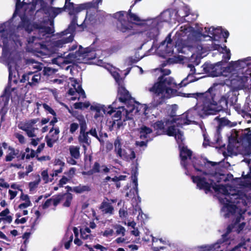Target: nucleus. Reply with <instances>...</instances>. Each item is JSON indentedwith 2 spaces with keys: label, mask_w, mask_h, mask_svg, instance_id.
Here are the masks:
<instances>
[{
  "label": "nucleus",
  "mask_w": 251,
  "mask_h": 251,
  "mask_svg": "<svg viewBox=\"0 0 251 251\" xmlns=\"http://www.w3.org/2000/svg\"><path fill=\"white\" fill-rule=\"evenodd\" d=\"M44 72L45 75H49L50 74L55 73L56 72V70L50 67H45L44 69Z\"/></svg>",
  "instance_id": "obj_58"
},
{
  "label": "nucleus",
  "mask_w": 251,
  "mask_h": 251,
  "mask_svg": "<svg viewBox=\"0 0 251 251\" xmlns=\"http://www.w3.org/2000/svg\"><path fill=\"white\" fill-rule=\"evenodd\" d=\"M43 108L45 109V110L47 112H48L49 113L51 114L53 116H55L56 113L55 111L46 103H44L43 105Z\"/></svg>",
  "instance_id": "obj_52"
},
{
  "label": "nucleus",
  "mask_w": 251,
  "mask_h": 251,
  "mask_svg": "<svg viewBox=\"0 0 251 251\" xmlns=\"http://www.w3.org/2000/svg\"><path fill=\"white\" fill-rule=\"evenodd\" d=\"M12 25L9 21H6L2 24H0V32H11Z\"/></svg>",
  "instance_id": "obj_43"
},
{
  "label": "nucleus",
  "mask_w": 251,
  "mask_h": 251,
  "mask_svg": "<svg viewBox=\"0 0 251 251\" xmlns=\"http://www.w3.org/2000/svg\"><path fill=\"white\" fill-rule=\"evenodd\" d=\"M180 32H176L175 34V38L174 39L176 40V43L178 46H186V44L184 42V40L180 38Z\"/></svg>",
  "instance_id": "obj_48"
},
{
  "label": "nucleus",
  "mask_w": 251,
  "mask_h": 251,
  "mask_svg": "<svg viewBox=\"0 0 251 251\" xmlns=\"http://www.w3.org/2000/svg\"><path fill=\"white\" fill-rule=\"evenodd\" d=\"M109 171V169L104 166H102L101 167L100 166V164L98 162H95L92 170L88 172H83L82 174L83 175H91L94 173H99V172H104L107 173Z\"/></svg>",
  "instance_id": "obj_29"
},
{
  "label": "nucleus",
  "mask_w": 251,
  "mask_h": 251,
  "mask_svg": "<svg viewBox=\"0 0 251 251\" xmlns=\"http://www.w3.org/2000/svg\"><path fill=\"white\" fill-rule=\"evenodd\" d=\"M152 130L151 128L146 126H142L140 128L139 136L141 139H147L149 138L150 134L151 133Z\"/></svg>",
  "instance_id": "obj_35"
},
{
  "label": "nucleus",
  "mask_w": 251,
  "mask_h": 251,
  "mask_svg": "<svg viewBox=\"0 0 251 251\" xmlns=\"http://www.w3.org/2000/svg\"><path fill=\"white\" fill-rule=\"evenodd\" d=\"M73 199L72 194L67 193L55 197V203L58 204L61 203L65 207H69Z\"/></svg>",
  "instance_id": "obj_23"
},
{
  "label": "nucleus",
  "mask_w": 251,
  "mask_h": 251,
  "mask_svg": "<svg viewBox=\"0 0 251 251\" xmlns=\"http://www.w3.org/2000/svg\"><path fill=\"white\" fill-rule=\"evenodd\" d=\"M59 132L60 131L58 128L55 127L54 128H52L50 130V132L47 137L58 140V134Z\"/></svg>",
  "instance_id": "obj_45"
},
{
  "label": "nucleus",
  "mask_w": 251,
  "mask_h": 251,
  "mask_svg": "<svg viewBox=\"0 0 251 251\" xmlns=\"http://www.w3.org/2000/svg\"><path fill=\"white\" fill-rule=\"evenodd\" d=\"M54 165L55 167L58 166L59 168H62L63 169L65 165V163L60 159H56L54 161Z\"/></svg>",
  "instance_id": "obj_57"
},
{
  "label": "nucleus",
  "mask_w": 251,
  "mask_h": 251,
  "mask_svg": "<svg viewBox=\"0 0 251 251\" xmlns=\"http://www.w3.org/2000/svg\"><path fill=\"white\" fill-rule=\"evenodd\" d=\"M74 35L72 34L68 36V34H66L62 36L61 39L54 42V45L58 48H62L66 44L72 42L74 40Z\"/></svg>",
  "instance_id": "obj_28"
},
{
  "label": "nucleus",
  "mask_w": 251,
  "mask_h": 251,
  "mask_svg": "<svg viewBox=\"0 0 251 251\" xmlns=\"http://www.w3.org/2000/svg\"><path fill=\"white\" fill-rule=\"evenodd\" d=\"M100 209L104 213L112 214L114 208L110 203L107 201H103L100 206Z\"/></svg>",
  "instance_id": "obj_37"
},
{
  "label": "nucleus",
  "mask_w": 251,
  "mask_h": 251,
  "mask_svg": "<svg viewBox=\"0 0 251 251\" xmlns=\"http://www.w3.org/2000/svg\"><path fill=\"white\" fill-rule=\"evenodd\" d=\"M8 70H9V82L8 86L5 89L4 95L1 97L0 100L2 101L0 102V104L2 108L6 106L9 101V94L11 91H13L15 90V87H12L13 84H16L17 80L15 77V75L13 77V74H15V66L13 67L12 65L9 63L8 64Z\"/></svg>",
  "instance_id": "obj_14"
},
{
  "label": "nucleus",
  "mask_w": 251,
  "mask_h": 251,
  "mask_svg": "<svg viewBox=\"0 0 251 251\" xmlns=\"http://www.w3.org/2000/svg\"><path fill=\"white\" fill-rule=\"evenodd\" d=\"M235 129H232L228 135V141L230 145L234 146V144L238 143L240 139L239 138V132Z\"/></svg>",
  "instance_id": "obj_33"
},
{
  "label": "nucleus",
  "mask_w": 251,
  "mask_h": 251,
  "mask_svg": "<svg viewBox=\"0 0 251 251\" xmlns=\"http://www.w3.org/2000/svg\"><path fill=\"white\" fill-rule=\"evenodd\" d=\"M101 2L102 0H93V1L90 3L75 5L73 2H69L66 4V8L69 10V15H73V17L68 28L63 31H76L75 28L76 26L81 27L82 30H83L84 28L87 27L86 24H88V21L91 22L94 19V16L90 15L87 20V15H86L83 22L81 25H79L77 24V17L76 14L83 10L87 9L89 8L94 7L95 8H98L99 4Z\"/></svg>",
  "instance_id": "obj_6"
},
{
  "label": "nucleus",
  "mask_w": 251,
  "mask_h": 251,
  "mask_svg": "<svg viewBox=\"0 0 251 251\" xmlns=\"http://www.w3.org/2000/svg\"><path fill=\"white\" fill-rule=\"evenodd\" d=\"M86 130H80L79 135L78 137V142L82 146L84 151H86L87 147L91 144V141L88 136V132Z\"/></svg>",
  "instance_id": "obj_25"
},
{
  "label": "nucleus",
  "mask_w": 251,
  "mask_h": 251,
  "mask_svg": "<svg viewBox=\"0 0 251 251\" xmlns=\"http://www.w3.org/2000/svg\"><path fill=\"white\" fill-rule=\"evenodd\" d=\"M41 80V75L39 73L34 74V72H29L23 75L21 82L28 81V84L33 87L37 85Z\"/></svg>",
  "instance_id": "obj_22"
},
{
  "label": "nucleus",
  "mask_w": 251,
  "mask_h": 251,
  "mask_svg": "<svg viewBox=\"0 0 251 251\" xmlns=\"http://www.w3.org/2000/svg\"><path fill=\"white\" fill-rule=\"evenodd\" d=\"M242 154L244 156H248L251 154V149L250 146L245 148V150L242 151Z\"/></svg>",
  "instance_id": "obj_63"
},
{
  "label": "nucleus",
  "mask_w": 251,
  "mask_h": 251,
  "mask_svg": "<svg viewBox=\"0 0 251 251\" xmlns=\"http://www.w3.org/2000/svg\"><path fill=\"white\" fill-rule=\"evenodd\" d=\"M17 16V11L15 10L13 14L12 17L7 21H9L12 25V29H10L12 31H15L16 30L24 29L25 31H33L32 28L35 29H42L43 31H52L51 28L50 26H44L42 24L36 23L31 24L30 19L26 15H24L21 17V21L18 25L15 24L14 19Z\"/></svg>",
  "instance_id": "obj_11"
},
{
  "label": "nucleus",
  "mask_w": 251,
  "mask_h": 251,
  "mask_svg": "<svg viewBox=\"0 0 251 251\" xmlns=\"http://www.w3.org/2000/svg\"><path fill=\"white\" fill-rule=\"evenodd\" d=\"M180 157L181 164L187 169V166L190 162L198 174L196 176H192L191 178L193 182L196 184L200 189H203L207 193L213 188L218 195L220 202L223 205L221 214L225 218L229 217L235 215L236 220L233 224L229 225L227 228L226 232L222 235V238L214 244L206 245L200 247V251H222L219 250L221 248L226 246L230 244L228 240V235L231 231L239 233L243 229L245 223L242 222L243 220L242 214L246 211V206L251 203V197L243 192H234L229 186L216 184L215 182H218L217 173H207L203 171L204 166L211 164L215 165L214 162H208L206 164L202 159L192 158V151L188 149H180Z\"/></svg>",
  "instance_id": "obj_1"
},
{
  "label": "nucleus",
  "mask_w": 251,
  "mask_h": 251,
  "mask_svg": "<svg viewBox=\"0 0 251 251\" xmlns=\"http://www.w3.org/2000/svg\"><path fill=\"white\" fill-rule=\"evenodd\" d=\"M77 120L79 122V124L80 125V130H86L87 129V125L85 118L82 115H77L76 117Z\"/></svg>",
  "instance_id": "obj_44"
},
{
  "label": "nucleus",
  "mask_w": 251,
  "mask_h": 251,
  "mask_svg": "<svg viewBox=\"0 0 251 251\" xmlns=\"http://www.w3.org/2000/svg\"><path fill=\"white\" fill-rule=\"evenodd\" d=\"M39 121V119H33L25 121L19 124L20 129L25 131L29 137H35L38 131V128L35 125Z\"/></svg>",
  "instance_id": "obj_16"
},
{
  "label": "nucleus",
  "mask_w": 251,
  "mask_h": 251,
  "mask_svg": "<svg viewBox=\"0 0 251 251\" xmlns=\"http://www.w3.org/2000/svg\"><path fill=\"white\" fill-rule=\"evenodd\" d=\"M70 80L71 81V86H72L68 91V94L72 96L70 100H75L77 99L80 100L85 98V92L82 89L80 85L74 78H70Z\"/></svg>",
  "instance_id": "obj_18"
},
{
  "label": "nucleus",
  "mask_w": 251,
  "mask_h": 251,
  "mask_svg": "<svg viewBox=\"0 0 251 251\" xmlns=\"http://www.w3.org/2000/svg\"><path fill=\"white\" fill-rule=\"evenodd\" d=\"M46 140L47 144L48 147L51 148L53 147V144L58 140L57 139L50 138L48 137H46Z\"/></svg>",
  "instance_id": "obj_54"
},
{
  "label": "nucleus",
  "mask_w": 251,
  "mask_h": 251,
  "mask_svg": "<svg viewBox=\"0 0 251 251\" xmlns=\"http://www.w3.org/2000/svg\"><path fill=\"white\" fill-rule=\"evenodd\" d=\"M176 85L172 77L160 76L158 81L148 89L153 96V100L151 103L148 105L138 103H130L126 106V108L120 107L117 111H113L112 113L115 112L113 116L114 120L125 121L132 119L133 117L137 116L141 113L147 116L153 108L161 104L165 100L177 95V91L175 89ZM114 105L115 103L113 102L112 106L114 107L113 109L116 108Z\"/></svg>",
  "instance_id": "obj_3"
},
{
  "label": "nucleus",
  "mask_w": 251,
  "mask_h": 251,
  "mask_svg": "<svg viewBox=\"0 0 251 251\" xmlns=\"http://www.w3.org/2000/svg\"><path fill=\"white\" fill-rule=\"evenodd\" d=\"M70 180L68 177L65 176H63L61 179L59 180L58 185L59 187H62L63 186L67 184V182Z\"/></svg>",
  "instance_id": "obj_55"
},
{
  "label": "nucleus",
  "mask_w": 251,
  "mask_h": 251,
  "mask_svg": "<svg viewBox=\"0 0 251 251\" xmlns=\"http://www.w3.org/2000/svg\"><path fill=\"white\" fill-rule=\"evenodd\" d=\"M89 103L78 102L75 104V107L76 109L82 108V107H88L89 106Z\"/></svg>",
  "instance_id": "obj_60"
},
{
  "label": "nucleus",
  "mask_w": 251,
  "mask_h": 251,
  "mask_svg": "<svg viewBox=\"0 0 251 251\" xmlns=\"http://www.w3.org/2000/svg\"><path fill=\"white\" fill-rule=\"evenodd\" d=\"M37 38L33 36L31 39H29L28 40V42L29 43H35V45L37 46L36 47V50L37 51L39 52H42V50H46L47 49L46 44H43L41 42H36Z\"/></svg>",
  "instance_id": "obj_34"
},
{
  "label": "nucleus",
  "mask_w": 251,
  "mask_h": 251,
  "mask_svg": "<svg viewBox=\"0 0 251 251\" xmlns=\"http://www.w3.org/2000/svg\"><path fill=\"white\" fill-rule=\"evenodd\" d=\"M20 199L25 202H31L29 197L27 194H25L22 192L20 196Z\"/></svg>",
  "instance_id": "obj_62"
},
{
  "label": "nucleus",
  "mask_w": 251,
  "mask_h": 251,
  "mask_svg": "<svg viewBox=\"0 0 251 251\" xmlns=\"http://www.w3.org/2000/svg\"><path fill=\"white\" fill-rule=\"evenodd\" d=\"M91 230L89 227H86L83 229H80V233L81 238L83 239L87 240L92 239V236L90 234Z\"/></svg>",
  "instance_id": "obj_42"
},
{
  "label": "nucleus",
  "mask_w": 251,
  "mask_h": 251,
  "mask_svg": "<svg viewBox=\"0 0 251 251\" xmlns=\"http://www.w3.org/2000/svg\"><path fill=\"white\" fill-rule=\"evenodd\" d=\"M248 165L249 169V172L246 175L245 174V172H243L242 176L244 177L243 185L245 187L251 188V158H245L243 161Z\"/></svg>",
  "instance_id": "obj_26"
},
{
  "label": "nucleus",
  "mask_w": 251,
  "mask_h": 251,
  "mask_svg": "<svg viewBox=\"0 0 251 251\" xmlns=\"http://www.w3.org/2000/svg\"><path fill=\"white\" fill-rule=\"evenodd\" d=\"M202 32H192L191 36L194 38V40L202 41V40H213L215 41H218L223 36L222 39L226 38L228 36V32H209L210 35H205L202 34Z\"/></svg>",
  "instance_id": "obj_17"
},
{
  "label": "nucleus",
  "mask_w": 251,
  "mask_h": 251,
  "mask_svg": "<svg viewBox=\"0 0 251 251\" xmlns=\"http://www.w3.org/2000/svg\"><path fill=\"white\" fill-rule=\"evenodd\" d=\"M114 228L116 229V232L118 235H122L123 236H125L126 232V229L124 227L121 225H115Z\"/></svg>",
  "instance_id": "obj_51"
},
{
  "label": "nucleus",
  "mask_w": 251,
  "mask_h": 251,
  "mask_svg": "<svg viewBox=\"0 0 251 251\" xmlns=\"http://www.w3.org/2000/svg\"><path fill=\"white\" fill-rule=\"evenodd\" d=\"M130 136L128 133L124 134L121 137H118L114 143L116 156L126 161L132 160L136 157L134 151L128 146L129 142L126 140V138Z\"/></svg>",
  "instance_id": "obj_9"
},
{
  "label": "nucleus",
  "mask_w": 251,
  "mask_h": 251,
  "mask_svg": "<svg viewBox=\"0 0 251 251\" xmlns=\"http://www.w3.org/2000/svg\"><path fill=\"white\" fill-rule=\"evenodd\" d=\"M171 34H169L166 39L162 42L156 49L157 53L163 57L171 55L173 51V46L171 39Z\"/></svg>",
  "instance_id": "obj_20"
},
{
  "label": "nucleus",
  "mask_w": 251,
  "mask_h": 251,
  "mask_svg": "<svg viewBox=\"0 0 251 251\" xmlns=\"http://www.w3.org/2000/svg\"><path fill=\"white\" fill-rule=\"evenodd\" d=\"M65 9H66V5L65 4L63 7L62 8H58V7H52L51 11L50 12V14H51L52 17H56L58 14L62 12Z\"/></svg>",
  "instance_id": "obj_46"
},
{
  "label": "nucleus",
  "mask_w": 251,
  "mask_h": 251,
  "mask_svg": "<svg viewBox=\"0 0 251 251\" xmlns=\"http://www.w3.org/2000/svg\"><path fill=\"white\" fill-rule=\"evenodd\" d=\"M119 216L121 218H126L127 215L126 208H120L119 211Z\"/></svg>",
  "instance_id": "obj_56"
},
{
  "label": "nucleus",
  "mask_w": 251,
  "mask_h": 251,
  "mask_svg": "<svg viewBox=\"0 0 251 251\" xmlns=\"http://www.w3.org/2000/svg\"><path fill=\"white\" fill-rule=\"evenodd\" d=\"M55 197L51 199L47 200L46 202L43 204L42 207L43 209H46L53 204L56 206L57 204L55 203Z\"/></svg>",
  "instance_id": "obj_47"
},
{
  "label": "nucleus",
  "mask_w": 251,
  "mask_h": 251,
  "mask_svg": "<svg viewBox=\"0 0 251 251\" xmlns=\"http://www.w3.org/2000/svg\"><path fill=\"white\" fill-rule=\"evenodd\" d=\"M118 93L120 95L119 100L122 102H126L130 97L128 91L123 87L119 88Z\"/></svg>",
  "instance_id": "obj_32"
},
{
  "label": "nucleus",
  "mask_w": 251,
  "mask_h": 251,
  "mask_svg": "<svg viewBox=\"0 0 251 251\" xmlns=\"http://www.w3.org/2000/svg\"><path fill=\"white\" fill-rule=\"evenodd\" d=\"M17 157V160H23L25 158V153H22L18 154V151L15 150L12 147L9 146L8 152L5 157V161L9 162L12 161L14 158Z\"/></svg>",
  "instance_id": "obj_24"
},
{
  "label": "nucleus",
  "mask_w": 251,
  "mask_h": 251,
  "mask_svg": "<svg viewBox=\"0 0 251 251\" xmlns=\"http://www.w3.org/2000/svg\"><path fill=\"white\" fill-rule=\"evenodd\" d=\"M25 152L27 153L26 154H25V157H26V159L32 158L35 156L34 151L30 150L28 148L25 149Z\"/></svg>",
  "instance_id": "obj_53"
},
{
  "label": "nucleus",
  "mask_w": 251,
  "mask_h": 251,
  "mask_svg": "<svg viewBox=\"0 0 251 251\" xmlns=\"http://www.w3.org/2000/svg\"><path fill=\"white\" fill-rule=\"evenodd\" d=\"M174 9H168L163 11L160 15L153 19H147L145 31H159L164 27L165 30L172 25L176 24Z\"/></svg>",
  "instance_id": "obj_7"
},
{
  "label": "nucleus",
  "mask_w": 251,
  "mask_h": 251,
  "mask_svg": "<svg viewBox=\"0 0 251 251\" xmlns=\"http://www.w3.org/2000/svg\"><path fill=\"white\" fill-rule=\"evenodd\" d=\"M41 176L45 183L51 182L53 179L51 176V177H49L47 170H44L41 173Z\"/></svg>",
  "instance_id": "obj_50"
},
{
  "label": "nucleus",
  "mask_w": 251,
  "mask_h": 251,
  "mask_svg": "<svg viewBox=\"0 0 251 251\" xmlns=\"http://www.w3.org/2000/svg\"><path fill=\"white\" fill-rule=\"evenodd\" d=\"M187 68L190 69V72L187 75V77L182 81V83L185 81V80L188 81L187 83H190L195 81V79L194 78L193 75L195 73V68L193 65L192 64H188Z\"/></svg>",
  "instance_id": "obj_36"
},
{
  "label": "nucleus",
  "mask_w": 251,
  "mask_h": 251,
  "mask_svg": "<svg viewBox=\"0 0 251 251\" xmlns=\"http://www.w3.org/2000/svg\"><path fill=\"white\" fill-rule=\"evenodd\" d=\"M113 108L114 107H112L111 105L105 107L104 105L99 103H93L90 107V109L96 112L94 118L99 121H102L103 114L111 115Z\"/></svg>",
  "instance_id": "obj_21"
},
{
  "label": "nucleus",
  "mask_w": 251,
  "mask_h": 251,
  "mask_svg": "<svg viewBox=\"0 0 251 251\" xmlns=\"http://www.w3.org/2000/svg\"><path fill=\"white\" fill-rule=\"evenodd\" d=\"M41 181L40 176L39 175L35 176V180L29 183L28 186L30 191H32L36 189Z\"/></svg>",
  "instance_id": "obj_41"
},
{
  "label": "nucleus",
  "mask_w": 251,
  "mask_h": 251,
  "mask_svg": "<svg viewBox=\"0 0 251 251\" xmlns=\"http://www.w3.org/2000/svg\"><path fill=\"white\" fill-rule=\"evenodd\" d=\"M114 231L112 229H106L103 233L102 235L104 237L111 236L113 235Z\"/></svg>",
  "instance_id": "obj_64"
},
{
  "label": "nucleus",
  "mask_w": 251,
  "mask_h": 251,
  "mask_svg": "<svg viewBox=\"0 0 251 251\" xmlns=\"http://www.w3.org/2000/svg\"><path fill=\"white\" fill-rule=\"evenodd\" d=\"M133 4L127 12L120 11L114 14L113 17L117 19V27L121 31L134 30L136 26L142 29L141 31H146L147 19H142L136 14L131 12Z\"/></svg>",
  "instance_id": "obj_5"
},
{
  "label": "nucleus",
  "mask_w": 251,
  "mask_h": 251,
  "mask_svg": "<svg viewBox=\"0 0 251 251\" xmlns=\"http://www.w3.org/2000/svg\"><path fill=\"white\" fill-rule=\"evenodd\" d=\"M228 86L231 92V94L227 98V107L225 108H223L222 110L226 109L228 107V104L229 103L230 105H233L234 108L244 118L248 123L251 122V101L249 102L246 103L243 109H241L240 105L236 103L237 101V97L235 95H233V92L231 90V88L229 86L226 85Z\"/></svg>",
  "instance_id": "obj_13"
},
{
  "label": "nucleus",
  "mask_w": 251,
  "mask_h": 251,
  "mask_svg": "<svg viewBox=\"0 0 251 251\" xmlns=\"http://www.w3.org/2000/svg\"><path fill=\"white\" fill-rule=\"evenodd\" d=\"M242 138L246 140L249 145H251V130L250 128H246L243 131H241Z\"/></svg>",
  "instance_id": "obj_39"
},
{
  "label": "nucleus",
  "mask_w": 251,
  "mask_h": 251,
  "mask_svg": "<svg viewBox=\"0 0 251 251\" xmlns=\"http://www.w3.org/2000/svg\"><path fill=\"white\" fill-rule=\"evenodd\" d=\"M88 134H91L92 136L95 137L97 139H98L99 141H100V137H99L98 134H97V130L96 129V128H92L88 132Z\"/></svg>",
  "instance_id": "obj_59"
},
{
  "label": "nucleus",
  "mask_w": 251,
  "mask_h": 251,
  "mask_svg": "<svg viewBox=\"0 0 251 251\" xmlns=\"http://www.w3.org/2000/svg\"><path fill=\"white\" fill-rule=\"evenodd\" d=\"M231 94L229 88L223 84H214L204 93L185 94V97L197 100L196 106L185 113L175 117L177 127L195 123L199 116L216 114L227 107V98Z\"/></svg>",
  "instance_id": "obj_2"
},
{
  "label": "nucleus",
  "mask_w": 251,
  "mask_h": 251,
  "mask_svg": "<svg viewBox=\"0 0 251 251\" xmlns=\"http://www.w3.org/2000/svg\"><path fill=\"white\" fill-rule=\"evenodd\" d=\"M15 37V32H0V46H2L3 52L12 49L14 44L22 45L19 40L14 39Z\"/></svg>",
  "instance_id": "obj_15"
},
{
  "label": "nucleus",
  "mask_w": 251,
  "mask_h": 251,
  "mask_svg": "<svg viewBox=\"0 0 251 251\" xmlns=\"http://www.w3.org/2000/svg\"><path fill=\"white\" fill-rule=\"evenodd\" d=\"M213 48L215 50H217L220 53L223 54V61L227 62L230 58L231 53L229 49H227L226 46L224 47L221 46L219 44L214 43Z\"/></svg>",
  "instance_id": "obj_27"
},
{
  "label": "nucleus",
  "mask_w": 251,
  "mask_h": 251,
  "mask_svg": "<svg viewBox=\"0 0 251 251\" xmlns=\"http://www.w3.org/2000/svg\"><path fill=\"white\" fill-rule=\"evenodd\" d=\"M205 31H228L226 29L223 28L222 26H211L210 27H204Z\"/></svg>",
  "instance_id": "obj_49"
},
{
  "label": "nucleus",
  "mask_w": 251,
  "mask_h": 251,
  "mask_svg": "<svg viewBox=\"0 0 251 251\" xmlns=\"http://www.w3.org/2000/svg\"><path fill=\"white\" fill-rule=\"evenodd\" d=\"M79 147L75 146H71L69 147V151L71 156L75 158L78 159L80 156Z\"/></svg>",
  "instance_id": "obj_40"
},
{
  "label": "nucleus",
  "mask_w": 251,
  "mask_h": 251,
  "mask_svg": "<svg viewBox=\"0 0 251 251\" xmlns=\"http://www.w3.org/2000/svg\"><path fill=\"white\" fill-rule=\"evenodd\" d=\"M96 57V53L95 50H92L89 48L83 49L81 46H79V50L75 54L70 53L67 55V57L62 61L66 63L81 62L83 59H93Z\"/></svg>",
  "instance_id": "obj_12"
},
{
  "label": "nucleus",
  "mask_w": 251,
  "mask_h": 251,
  "mask_svg": "<svg viewBox=\"0 0 251 251\" xmlns=\"http://www.w3.org/2000/svg\"><path fill=\"white\" fill-rule=\"evenodd\" d=\"M220 64V62L216 64H212L209 63H204L202 65L203 70L205 73L209 74L213 76H218L221 75L224 76H228L229 80H230V76L231 75V73L228 72L226 70L227 67L224 68L222 71H218Z\"/></svg>",
  "instance_id": "obj_19"
},
{
  "label": "nucleus",
  "mask_w": 251,
  "mask_h": 251,
  "mask_svg": "<svg viewBox=\"0 0 251 251\" xmlns=\"http://www.w3.org/2000/svg\"><path fill=\"white\" fill-rule=\"evenodd\" d=\"M226 70L231 73L230 82L233 89L251 90V57L230 63Z\"/></svg>",
  "instance_id": "obj_4"
},
{
  "label": "nucleus",
  "mask_w": 251,
  "mask_h": 251,
  "mask_svg": "<svg viewBox=\"0 0 251 251\" xmlns=\"http://www.w3.org/2000/svg\"><path fill=\"white\" fill-rule=\"evenodd\" d=\"M26 64L29 69L34 70L33 72L36 73L37 71H40L43 68V64L38 61H36L33 59H28L26 60Z\"/></svg>",
  "instance_id": "obj_31"
},
{
  "label": "nucleus",
  "mask_w": 251,
  "mask_h": 251,
  "mask_svg": "<svg viewBox=\"0 0 251 251\" xmlns=\"http://www.w3.org/2000/svg\"><path fill=\"white\" fill-rule=\"evenodd\" d=\"M175 120V118L171 117L170 119L164 122L157 121L153 125V126L158 135L166 133L169 136H175L176 142L179 144L183 141V135L179 129L176 127V125L174 122Z\"/></svg>",
  "instance_id": "obj_10"
},
{
  "label": "nucleus",
  "mask_w": 251,
  "mask_h": 251,
  "mask_svg": "<svg viewBox=\"0 0 251 251\" xmlns=\"http://www.w3.org/2000/svg\"><path fill=\"white\" fill-rule=\"evenodd\" d=\"M229 251H251V242L249 240H246Z\"/></svg>",
  "instance_id": "obj_30"
},
{
  "label": "nucleus",
  "mask_w": 251,
  "mask_h": 251,
  "mask_svg": "<svg viewBox=\"0 0 251 251\" xmlns=\"http://www.w3.org/2000/svg\"><path fill=\"white\" fill-rule=\"evenodd\" d=\"M75 172V169L74 168H71L68 172H65V174L68 176L70 179L73 177Z\"/></svg>",
  "instance_id": "obj_61"
},
{
  "label": "nucleus",
  "mask_w": 251,
  "mask_h": 251,
  "mask_svg": "<svg viewBox=\"0 0 251 251\" xmlns=\"http://www.w3.org/2000/svg\"><path fill=\"white\" fill-rule=\"evenodd\" d=\"M68 187L71 191L76 193H82L90 190V188L87 185H79L78 186L74 187L73 188L70 187Z\"/></svg>",
  "instance_id": "obj_38"
},
{
  "label": "nucleus",
  "mask_w": 251,
  "mask_h": 251,
  "mask_svg": "<svg viewBox=\"0 0 251 251\" xmlns=\"http://www.w3.org/2000/svg\"><path fill=\"white\" fill-rule=\"evenodd\" d=\"M174 13L176 22L178 23L187 22V24L180 26L176 31H202L203 27L201 24H195V27L190 25V23L195 20L197 17L190 19L189 18L190 15V9L186 5L179 7L177 10L174 9Z\"/></svg>",
  "instance_id": "obj_8"
}]
</instances>
